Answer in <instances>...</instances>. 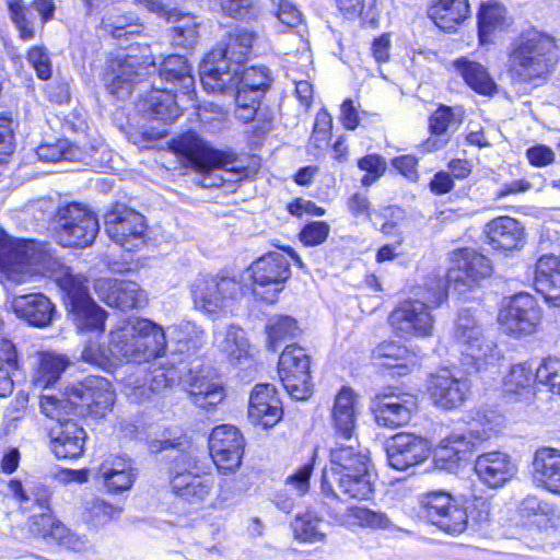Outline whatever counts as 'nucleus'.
Here are the masks:
<instances>
[{"label": "nucleus", "mask_w": 560, "mask_h": 560, "mask_svg": "<svg viewBox=\"0 0 560 560\" xmlns=\"http://www.w3.org/2000/svg\"><path fill=\"white\" fill-rule=\"evenodd\" d=\"M0 271L15 284L28 282L35 275L54 278L67 295V306L78 330L97 336L103 332L106 313L89 295L85 279L63 266L48 244L26 240L0 243Z\"/></svg>", "instance_id": "nucleus-1"}, {"label": "nucleus", "mask_w": 560, "mask_h": 560, "mask_svg": "<svg viewBox=\"0 0 560 560\" xmlns=\"http://www.w3.org/2000/svg\"><path fill=\"white\" fill-rule=\"evenodd\" d=\"M164 329L144 318H128L109 332V341L103 348L97 341H88L81 352V360L107 370L110 366L130 362L147 363L164 355L166 350Z\"/></svg>", "instance_id": "nucleus-2"}, {"label": "nucleus", "mask_w": 560, "mask_h": 560, "mask_svg": "<svg viewBox=\"0 0 560 560\" xmlns=\"http://www.w3.org/2000/svg\"><path fill=\"white\" fill-rule=\"evenodd\" d=\"M217 74L206 75L203 89L210 93L233 94L236 118L243 122L254 120L260 101L271 84L269 69L264 66H236L234 71L223 73V77Z\"/></svg>", "instance_id": "nucleus-3"}, {"label": "nucleus", "mask_w": 560, "mask_h": 560, "mask_svg": "<svg viewBox=\"0 0 560 560\" xmlns=\"http://www.w3.org/2000/svg\"><path fill=\"white\" fill-rule=\"evenodd\" d=\"M170 486L173 493L187 503L206 502L213 490L214 479L205 453L196 447L178 453L170 470Z\"/></svg>", "instance_id": "nucleus-4"}, {"label": "nucleus", "mask_w": 560, "mask_h": 560, "mask_svg": "<svg viewBox=\"0 0 560 560\" xmlns=\"http://www.w3.org/2000/svg\"><path fill=\"white\" fill-rule=\"evenodd\" d=\"M155 68V60L149 46L130 45L110 60L106 75V88L117 98L128 97L135 85L143 81Z\"/></svg>", "instance_id": "nucleus-5"}, {"label": "nucleus", "mask_w": 560, "mask_h": 560, "mask_svg": "<svg viewBox=\"0 0 560 560\" xmlns=\"http://www.w3.org/2000/svg\"><path fill=\"white\" fill-rule=\"evenodd\" d=\"M177 154L185 159L186 166H190L205 174L202 186L219 187L225 180L223 176H215L213 172L223 171L230 174L234 167H230L234 160L232 154L214 150L203 139L194 132L183 135L174 144ZM231 180V178H226Z\"/></svg>", "instance_id": "nucleus-6"}, {"label": "nucleus", "mask_w": 560, "mask_h": 560, "mask_svg": "<svg viewBox=\"0 0 560 560\" xmlns=\"http://www.w3.org/2000/svg\"><path fill=\"white\" fill-rule=\"evenodd\" d=\"M553 37L522 39L510 52V71L522 81L545 77L556 62Z\"/></svg>", "instance_id": "nucleus-7"}, {"label": "nucleus", "mask_w": 560, "mask_h": 560, "mask_svg": "<svg viewBox=\"0 0 560 560\" xmlns=\"http://www.w3.org/2000/svg\"><path fill=\"white\" fill-rule=\"evenodd\" d=\"M240 291V283L234 278L220 275L200 272L190 284L195 308L212 317L226 312Z\"/></svg>", "instance_id": "nucleus-8"}, {"label": "nucleus", "mask_w": 560, "mask_h": 560, "mask_svg": "<svg viewBox=\"0 0 560 560\" xmlns=\"http://www.w3.org/2000/svg\"><path fill=\"white\" fill-rule=\"evenodd\" d=\"M55 221L57 238L65 247L89 246L100 231L96 215L79 203L59 208Z\"/></svg>", "instance_id": "nucleus-9"}, {"label": "nucleus", "mask_w": 560, "mask_h": 560, "mask_svg": "<svg viewBox=\"0 0 560 560\" xmlns=\"http://www.w3.org/2000/svg\"><path fill=\"white\" fill-rule=\"evenodd\" d=\"M454 338L462 353L471 360L476 370H481L498 359L495 345L485 338L482 328L470 310H462L458 313Z\"/></svg>", "instance_id": "nucleus-10"}, {"label": "nucleus", "mask_w": 560, "mask_h": 560, "mask_svg": "<svg viewBox=\"0 0 560 560\" xmlns=\"http://www.w3.org/2000/svg\"><path fill=\"white\" fill-rule=\"evenodd\" d=\"M427 520L448 535H459L468 527L467 511L445 491H431L420 498Z\"/></svg>", "instance_id": "nucleus-11"}, {"label": "nucleus", "mask_w": 560, "mask_h": 560, "mask_svg": "<svg viewBox=\"0 0 560 560\" xmlns=\"http://www.w3.org/2000/svg\"><path fill=\"white\" fill-rule=\"evenodd\" d=\"M427 520L448 535H459L468 527L467 511L445 491H431L420 498Z\"/></svg>", "instance_id": "nucleus-12"}, {"label": "nucleus", "mask_w": 560, "mask_h": 560, "mask_svg": "<svg viewBox=\"0 0 560 560\" xmlns=\"http://www.w3.org/2000/svg\"><path fill=\"white\" fill-rule=\"evenodd\" d=\"M427 520L448 535H459L468 527L467 511L445 491H431L420 498Z\"/></svg>", "instance_id": "nucleus-13"}, {"label": "nucleus", "mask_w": 560, "mask_h": 560, "mask_svg": "<svg viewBox=\"0 0 560 560\" xmlns=\"http://www.w3.org/2000/svg\"><path fill=\"white\" fill-rule=\"evenodd\" d=\"M427 520L448 535H459L468 527L467 511L445 491H431L420 498Z\"/></svg>", "instance_id": "nucleus-14"}, {"label": "nucleus", "mask_w": 560, "mask_h": 560, "mask_svg": "<svg viewBox=\"0 0 560 560\" xmlns=\"http://www.w3.org/2000/svg\"><path fill=\"white\" fill-rule=\"evenodd\" d=\"M253 292L261 300L273 303L290 278V264L281 253H269L257 259L249 268Z\"/></svg>", "instance_id": "nucleus-15"}, {"label": "nucleus", "mask_w": 560, "mask_h": 560, "mask_svg": "<svg viewBox=\"0 0 560 560\" xmlns=\"http://www.w3.org/2000/svg\"><path fill=\"white\" fill-rule=\"evenodd\" d=\"M105 229L110 240L128 252L144 244V217L126 205L117 203L105 214Z\"/></svg>", "instance_id": "nucleus-16"}, {"label": "nucleus", "mask_w": 560, "mask_h": 560, "mask_svg": "<svg viewBox=\"0 0 560 560\" xmlns=\"http://www.w3.org/2000/svg\"><path fill=\"white\" fill-rule=\"evenodd\" d=\"M310 366L308 354L296 345L288 346L281 353L278 373L283 387L292 398L304 400L311 396Z\"/></svg>", "instance_id": "nucleus-17"}, {"label": "nucleus", "mask_w": 560, "mask_h": 560, "mask_svg": "<svg viewBox=\"0 0 560 560\" xmlns=\"http://www.w3.org/2000/svg\"><path fill=\"white\" fill-rule=\"evenodd\" d=\"M244 447L243 434L232 424L218 425L210 434L209 454L222 474H232L240 468Z\"/></svg>", "instance_id": "nucleus-18"}, {"label": "nucleus", "mask_w": 560, "mask_h": 560, "mask_svg": "<svg viewBox=\"0 0 560 560\" xmlns=\"http://www.w3.org/2000/svg\"><path fill=\"white\" fill-rule=\"evenodd\" d=\"M498 318L505 332L514 336L529 335L539 325L541 311L533 295L521 292L509 299Z\"/></svg>", "instance_id": "nucleus-19"}, {"label": "nucleus", "mask_w": 560, "mask_h": 560, "mask_svg": "<svg viewBox=\"0 0 560 560\" xmlns=\"http://www.w3.org/2000/svg\"><path fill=\"white\" fill-rule=\"evenodd\" d=\"M492 273V265L488 257L469 248L452 253L451 267L446 275L447 282L454 283L455 289L464 291L471 289Z\"/></svg>", "instance_id": "nucleus-20"}, {"label": "nucleus", "mask_w": 560, "mask_h": 560, "mask_svg": "<svg viewBox=\"0 0 560 560\" xmlns=\"http://www.w3.org/2000/svg\"><path fill=\"white\" fill-rule=\"evenodd\" d=\"M431 307L419 299L401 302L389 315V324L402 337H428L433 332Z\"/></svg>", "instance_id": "nucleus-21"}, {"label": "nucleus", "mask_w": 560, "mask_h": 560, "mask_svg": "<svg viewBox=\"0 0 560 560\" xmlns=\"http://www.w3.org/2000/svg\"><path fill=\"white\" fill-rule=\"evenodd\" d=\"M252 40L253 37H229L228 43L208 52L200 63L202 86L208 73L217 74V71L210 69H218L217 77H223V73L232 72L236 66H242L252 50Z\"/></svg>", "instance_id": "nucleus-22"}, {"label": "nucleus", "mask_w": 560, "mask_h": 560, "mask_svg": "<svg viewBox=\"0 0 560 560\" xmlns=\"http://www.w3.org/2000/svg\"><path fill=\"white\" fill-rule=\"evenodd\" d=\"M183 382L194 405L211 409L224 399L221 381L210 366L196 365L184 376Z\"/></svg>", "instance_id": "nucleus-23"}, {"label": "nucleus", "mask_w": 560, "mask_h": 560, "mask_svg": "<svg viewBox=\"0 0 560 560\" xmlns=\"http://www.w3.org/2000/svg\"><path fill=\"white\" fill-rule=\"evenodd\" d=\"M322 492L326 498H332L340 501L348 499L369 500L374 487L371 480V472H352L330 477L326 470L322 478Z\"/></svg>", "instance_id": "nucleus-24"}, {"label": "nucleus", "mask_w": 560, "mask_h": 560, "mask_svg": "<svg viewBox=\"0 0 560 560\" xmlns=\"http://www.w3.org/2000/svg\"><path fill=\"white\" fill-rule=\"evenodd\" d=\"M386 453L393 468L406 470L423 463L430 456L431 447L425 439L410 433H399L388 441Z\"/></svg>", "instance_id": "nucleus-25"}, {"label": "nucleus", "mask_w": 560, "mask_h": 560, "mask_svg": "<svg viewBox=\"0 0 560 560\" xmlns=\"http://www.w3.org/2000/svg\"><path fill=\"white\" fill-rule=\"evenodd\" d=\"M182 371L176 368L155 366L152 364L149 370L141 366L133 368V371L125 378L126 388L130 389L129 395L137 398L148 397L149 393H156L173 386L179 378Z\"/></svg>", "instance_id": "nucleus-26"}, {"label": "nucleus", "mask_w": 560, "mask_h": 560, "mask_svg": "<svg viewBox=\"0 0 560 560\" xmlns=\"http://www.w3.org/2000/svg\"><path fill=\"white\" fill-rule=\"evenodd\" d=\"M74 404L96 417H103L114 405L115 393L110 383L101 376H88L84 382L72 386Z\"/></svg>", "instance_id": "nucleus-27"}, {"label": "nucleus", "mask_w": 560, "mask_h": 560, "mask_svg": "<svg viewBox=\"0 0 560 560\" xmlns=\"http://www.w3.org/2000/svg\"><path fill=\"white\" fill-rule=\"evenodd\" d=\"M470 390V383L466 377L456 376L447 369H443L431 376L429 393L434 404L443 409L459 407Z\"/></svg>", "instance_id": "nucleus-28"}, {"label": "nucleus", "mask_w": 560, "mask_h": 560, "mask_svg": "<svg viewBox=\"0 0 560 560\" xmlns=\"http://www.w3.org/2000/svg\"><path fill=\"white\" fill-rule=\"evenodd\" d=\"M474 470L482 485L499 489L514 477L516 465L508 453L492 451L477 456Z\"/></svg>", "instance_id": "nucleus-29"}, {"label": "nucleus", "mask_w": 560, "mask_h": 560, "mask_svg": "<svg viewBox=\"0 0 560 560\" xmlns=\"http://www.w3.org/2000/svg\"><path fill=\"white\" fill-rule=\"evenodd\" d=\"M416 409L417 400L412 395L378 394L373 410L378 425L395 429L407 424Z\"/></svg>", "instance_id": "nucleus-30"}, {"label": "nucleus", "mask_w": 560, "mask_h": 560, "mask_svg": "<svg viewBox=\"0 0 560 560\" xmlns=\"http://www.w3.org/2000/svg\"><path fill=\"white\" fill-rule=\"evenodd\" d=\"M95 289L102 301L121 311L142 307L148 302L144 291L133 281L103 279Z\"/></svg>", "instance_id": "nucleus-31"}, {"label": "nucleus", "mask_w": 560, "mask_h": 560, "mask_svg": "<svg viewBox=\"0 0 560 560\" xmlns=\"http://www.w3.org/2000/svg\"><path fill=\"white\" fill-rule=\"evenodd\" d=\"M5 306L12 311L16 317L27 323L30 326L44 328L50 325L55 306L50 300L42 293H30L14 295L8 299Z\"/></svg>", "instance_id": "nucleus-32"}, {"label": "nucleus", "mask_w": 560, "mask_h": 560, "mask_svg": "<svg viewBox=\"0 0 560 560\" xmlns=\"http://www.w3.org/2000/svg\"><path fill=\"white\" fill-rule=\"evenodd\" d=\"M248 417L253 423L271 428L282 417L280 398L275 385L257 384L249 398Z\"/></svg>", "instance_id": "nucleus-33"}, {"label": "nucleus", "mask_w": 560, "mask_h": 560, "mask_svg": "<svg viewBox=\"0 0 560 560\" xmlns=\"http://www.w3.org/2000/svg\"><path fill=\"white\" fill-rule=\"evenodd\" d=\"M50 448L59 459L78 458L84 452L85 430L73 420L55 423L49 429Z\"/></svg>", "instance_id": "nucleus-34"}, {"label": "nucleus", "mask_w": 560, "mask_h": 560, "mask_svg": "<svg viewBox=\"0 0 560 560\" xmlns=\"http://www.w3.org/2000/svg\"><path fill=\"white\" fill-rule=\"evenodd\" d=\"M532 477L537 488L560 495V450L537 448L532 462Z\"/></svg>", "instance_id": "nucleus-35"}, {"label": "nucleus", "mask_w": 560, "mask_h": 560, "mask_svg": "<svg viewBox=\"0 0 560 560\" xmlns=\"http://www.w3.org/2000/svg\"><path fill=\"white\" fill-rule=\"evenodd\" d=\"M360 413L358 394L348 386H343L336 395L330 417L335 433L342 439L351 440Z\"/></svg>", "instance_id": "nucleus-36"}, {"label": "nucleus", "mask_w": 560, "mask_h": 560, "mask_svg": "<svg viewBox=\"0 0 560 560\" xmlns=\"http://www.w3.org/2000/svg\"><path fill=\"white\" fill-rule=\"evenodd\" d=\"M9 490L25 509L36 504L43 510L38 515L32 516L31 530L44 538V534L40 530L46 528V522L43 518L46 515H51L48 508L50 490L43 485H33L25 489L19 480H11L9 482Z\"/></svg>", "instance_id": "nucleus-37"}, {"label": "nucleus", "mask_w": 560, "mask_h": 560, "mask_svg": "<svg viewBox=\"0 0 560 560\" xmlns=\"http://www.w3.org/2000/svg\"><path fill=\"white\" fill-rule=\"evenodd\" d=\"M98 478L108 492L121 493L131 489L137 472L129 458L110 456L100 465Z\"/></svg>", "instance_id": "nucleus-38"}, {"label": "nucleus", "mask_w": 560, "mask_h": 560, "mask_svg": "<svg viewBox=\"0 0 560 560\" xmlns=\"http://www.w3.org/2000/svg\"><path fill=\"white\" fill-rule=\"evenodd\" d=\"M534 283L552 306H560V259L556 254L542 255L535 265Z\"/></svg>", "instance_id": "nucleus-39"}, {"label": "nucleus", "mask_w": 560, "mask_h": 560, "mask_svg": "<svg viewBox=\"0 0 560 560\" xmlns=\"http://www.w3.org/2000/svg\"><path fill=\"white\" fill-rule=\"evenodd\" d=\"M370 469V458L365 448L357 442L349 445H339L330 452V469L326 470L330 477L352 472H365Z\"/></svg>", "instance_id": "nucleus-40"}, {"label": "nucleus", "mask_w": 560, "mask_h": 560, "mask_svg": "<svg viewBox=\"0 0 560 560\" xmlns=\"http://www.w3.org/2000/svg\"><path fill=\"white\" fill-rule=\"evenodd\" d=\"M98 148L92 144L90 148H81L72 144L67 139H58L55 142H45L36 149V154L44 162L81 161L91 164L96 159L94 154Z\"/></svg>", "instance_id": "nucleus-41"}, {"label": "nucleus", "mask_w": 560, "mask_h": 560, "mask_svg": "<svg viewBox=\"0 0 560 560\" xmlns=\"http://www.w3.org/2000/svg\"><path fill=\"white\" fill-rule=\"evenodd\" d=\"M486 234L494 249L512 250L521 245L524 229L515 219L499 217L486 225Z\"/></svg>", "instance_id": "nucleus-42"}, {"label": "nucleus", "mask_w": 560, "mask_h": 560, "mask_svg": "<svg viewBox=\"0 0 560 560\" xmlns=\"http://www.w3.org/2000/svg\"><path fill=\"white\" fill-rule=\"evenodd\" d=\"M469 14L468 0H434L429 19L443 32H455Z\"/></svg>", "instance_id": "nucleus-43"}, {"label": "nucleus", "mask_w": 560, "mask_h": 560, "mask_svg": "<svg viewBox=\"0 0 560 560\" xmlns=\"http://www.w3.org/2000/svg\"><path fill=\"white\" fill-rule=\"evenodd\" d=\"M372 357L376 364L381 366L400 370L398 372L400 375L406 374L418 363L415 353L410 352L405 346L394 341L380 343L373 350Z\"/></svg>", "instance_id": "nucleus-44"}, {"label": "nucleus", "mask_w": 560, "mask_h": 560, "mask_svg": "<svg viewBox=\"0 0 560 560\" xmlns=\"http://www.w3.org/2000/svg\"><path fill=\"white\" fill-rule=\"evenodd\" d=\"M460 122V118L457 117L455 109L448 106L439 107L431 116L429 120V128L431 136L422 143L424 152H434L443 149L448 139L445 136L447 130Z\"/></svg>", "instance_id": "nucleus-45"}, {"label": "nucleus", "mask_w": 560, "mask_h": 560, "mask_svg": "<svg viewBox=\"0 0 560 560\" xmlns=\"http://www.w3.org/2000/svg\"><path fill=\"white\" fill-rule=\"evenodd\" d=\"M160 77L172 85L170 89L178 86L184 95H188L195 84L187 60L179 55H171L163 60Z\"/></svg>", "instance_id": "nucleus-46"}, {"label": "nucleus", "mask_w": 560, "mask_h": 560, "mask_svg": "<svg viewBox=\"0 0 560 560\" xmlns=\"http://www.w3.org/2000/svg\"><path fill=\"white\" fill-rule=\"evenodd\" d=\"M214 342L231 362H241L250 355V346L245 331L238 327L230 326L217 332Z\"/></svg>", "instance_id": "nucleus-47"}, {"label": "nucleus", "mask_w": 560, "mask_h": 560, "mask_svg": "<svg viewBox=\"0 0 560 560\" xmlns=\"http://www.w3.org/2000/svg\"><path fill=\"white\" fill-rule=\"evenodd\" d=\"M176 97L168 86L154 88L147 101L151 117L164 122L176 120L182 114Z\"/></svg>", "instance_id": "nucleus-48"}, {"label": "nucleus", "mask_w": 560, "mask_h": 560, "mask_svg": "<svg viewBox=\"0 0 560 560\" xmlns=\"http://www.w3.org/2000/svg\"><path fill=\"white\" fill-rule=\"evenodd\" d=\"M39 408L45 417L56 421V423L72 420L69 417L73 415L78 408V404H74L72 396V387L60 396L42 394L39 397Z\"/></svg>", "instance_id": "nucleus-49"}, {"label": "nucleus", "mask_w": 560, "mask_h": 560, "mask_svg": "<svg viewBox=\"0 0 560 560\" xmlns=\"http://www.w3.org/2000/svg\"><path fill=\"white\" fill-rule=\"evenodd\" d=\"M538 382V368L530 363H517L511 366L503 378V388L506 393H529L535 382Z\"/></svg>", "instance_id": "nucleus-50"}, {"label": "nucleus", "mask_w": 560, "mask_h": 560, "mask_svg": "<svg viewBox=\"0 0 560 560\" xmlns=\"http://www.w3.org/2000/svg\"><path fill=\"white\" fill-rule=\"evenodd\" d=\"M510 25L505 8L498 2L482 3L478 13V35L505 32Z\"/></svg>", "instance_id": "nucleus-51"}, {"label": "nucleus", "mask_w": 560, "mask_h": 560, "mask_svg": "<svg viewBox=\"0 0 560 560\" xmlns=\"http://www.w3.org/2000/svg\"><path fill=\"white\" fill-rule=\"evenodd\" d=\"M455 67L466 83L477 93L490 95L494 92L495 83L480 63L460 59L455 61Z\"/></svg>", "instance_id": "nucleus-52"}, {"label": "nucleus", "mask_w": 560, "mask_h": 560, "mask_svg": "<svg viewBox=\"0 0 560 560\" xmlns=\"http://www.w3.org/2000/svg\"><path fill=\"white\" fill-rule=\"evenodd\" d=\"M68 366V360L63 355L44 353L34 375L36 388H48L55 384Z\"/></svg>", "instance_id": "nucleus-53"}, {"label": "nucleus", "mask_w": 560, "mask_h": 560, "mask_svg": "<svg viewBox=\"0 0 560 560\" xmlns=\"http://www.w3.org/2000/svg\"><path fill=\"white\" fill-rule=\"evenodd\" d=\"M324 525L322 518L308 511L294 518L292 529L295 538L307 542H318L325 538Z\"/></svg>", "instance_id": "nucleus-54"}, {"label": "nucleus", "mask_w": 560, "mask_h": 560, "mask_svg": "<svg viewBox=\"0 0 560 560\" xmlns=\"http://www.w3.org/2000/svg\"><path fill=\"white\" fill-rule=\"evenodd\" d=\"M15 370L16 353L14 345L4 341L0 349V397H7L13 392V372Z\"/></svg>", "instance_id": "nucleus-55"}, {"label": "nucleus", "mask_w": 560, "mask_h": 560, "mask_svg": "<svg viewBox=\"0 0 560 560\" xmlns=\"http://www.w3.org/2000/svg\"><path fill=\"white\" fill-rule=\"evenodd\" d=\"M492 428L488 429H474L469 432V439H467L464 435H451L446 438L452 446H453V453H456L457 458L460 460L466 459L467 456L474 451L477 443L483 442L491 438L492 435Z\"/></svg>", "instance_id": "nucleus-56"}, {"label": "nucleus", "mask_w": 560, "mask_h": 560, "mask_svg": "<svg viewBox=\"0 0 560 560\" xmlns=\"http://www.w3.org/2000/svg\"><path fill=\"white\" fill-rule=\"evenodd\" d=\"M417 295L421 302H424L431 308L440 306L446 299L444 279L439 275H430L425 279L423 287L419 289Z\"/></svg>", "instance_id": "nucleus-57"}, {"label": "nucleus", "mask_w": 560, "mask_h": 560, "mask_svg": "<svg viewBox=\"0 0 560 560\" xmlns=\"http://www.w3.org/2000/svg\"><path fill=\"white\" fill-rule=\"evenodd\" d=\"M298 329L296 322L289 316H275L266 327L269 347L276 350L277 342L293 337Z\"/></svg>", "instance_id": "nucleus-58"}, {"label": "nucleus", "mask_w": 560, "mask_h": 560, "mask_svg": "<svg viewBox=\"0 0 560 560\" xmlns=\"http://www.w3.org/2000/svg\"><path fill=\"white\" fill-rule=\"evenodd\" d=\"M174 23V31L177 35H200L219 31L218 25L214 23L205 22L191 14H178Z\"/></svg>", "instance_id": "nucleus-59"}, {"label": "nucleus", "mask_w": 560, "mask_h": 560, "mask_svg": "<svg viewBox=\"0 0 560 560\" xmlns=\"http://www.w3.org/2000/svg\"><path fill=\"white\" fill-rule=\"evenodd\" d=\"M349 515L353 518V523L363 527L385 529L390 527L392 522L383 512L372 511L365 508H351Z\"/></svg>", "instance_id": "nucleus-60"}, {"label": "nucleus", "mask_w": 560, "mask_h": 560, "mask_svg": "<svg viewBox=\"0 0 560 560\" xmlns=\"http://www.w3.org/2000/svg\"><path fill=\"white\" fill-rule=\"evenodd\" d=\"M86 518L94 525H103L118 513V510L101 498H92L84 504Z\"/></svg>", "instance_id": "nucleus-61"}, {"label": "nucleus", "mask_w": 560, "mask_h": 560, "mask_svg": "<svg viewBox=\"0 0 560 560\" xmlns=\"http://www.w3.org/2000/svg\"><path fill=\"white\" fill-rule=\"evenodd\" d=\"M538 383L560 395V359L548 358L538 366Z\"/></svg>", "instance_id": "nucleus-62"}, {"label": "nucleus", "mask_w": 560, "mask_h": 560, "mask_svg": "<svg viewBox=\"0 0 560 560\" xmlns=\"http://www.w3.org/2000/svg\"><path fill=\"white\" fill-rule=\"evenodd\" d=\"M404 219L405 211L397 206L387 207L380 212H374V224L376 225L377 220H380V231L385 235L395 234Z\"/></svg>", "instance_id": "nucleus-63"}, {"label": "nucleus", "mask_w": 560, "mask_h": 560, "mask_svg": "<svg viewBox=\"0 0 560 560\" xmlns=\"http://www.w3.org/2000/svg\"><path fill=\"white\" fill-rule=\"evenodd\" d=\"M464 509L468 514V523L481 525L490 521L492 510L490 498L475 495Z\"/></svg>", "instance_id": "nucleus-64"}]
</instances>
